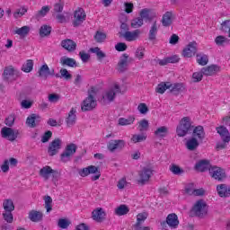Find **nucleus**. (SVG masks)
I'll return each instance as SVG.
<instances>
[{"label":"nucleus","instance_id":"f257e3e1","mask_svg":"<svg viewBox=\"0 0 230 230\" xmlns=\"http://www.w3.org/2000/svg\"><path fill=\"white\" fill-rule=\"evenodd\" d=\"M39 175L45 182H48V181L51 179V182L52 184H54V186H57L58 184V171L54 170L49 165H45L41 169H40Z\"/></svg>","mask_w":230,"mask_h":230},{"label":"nucleus","instance_id":"f03ea898","mask_svg":"<svg viewBox=\"0 0 230 230\" xmlns=\"http://www.w3.org/2000/svg\"><path fill=\"white\" fill-rule=\"evenodd\" d=\"M190 213L198 218H207L209 215V207L204 199H199L193 204Z\"/></svg>","mask_w":230,"mask_h":230},{"label":"nucleus","instance_id":"7ed1b4c3","mask_svg":"<svg viewBox=\"0 0 230 230\" xmlns=\"http://www.w3.org/2000/svg\"><path fill=\"white\" fill-rule=\"evenodd\" d=\"M121 93V87L119 86V82H112L106 91L102 93V102L111 103V102H114V98H116V94Z\"/></svg>","mask_w":230,"mask_h":230},{"label":"nucleus","instance_id":"20e7f679","mask_svg":"<svg viewBox=\"0 0 230 230\" xmlns=\"http://www.w3.org/2000/svg\"><path fill=\"white\" fill-rule=\"evenodd\" d=\"M217 134L220 136L222 141H219L216 145V150H224L227 148L230 142V133L229 129L224 126H219L216 128Z\"/></svg>","mask_w":230,"mask_h":230},{"label":"nucleus","instance_id":"39448f33","mask_svg":"<svg viewBox=\"0 0 230 230\" xmlns=\"http://www.w3.org/2000/svg\"><path fill=\"white\" fill-rule=\"evenodd\" d=\"M78 174L80 175V177H89V175H92L91 181H93V182L98 181L102 177V172L100 171V167L95 165H90L80 169L78 171Z\"/></svg>","mask_w":230,"mask_h":230},{"label":"nucleus","instance_id":"423d86ee","mask_svg":"<svg viewBox=\"0 0 230 230\" xmlns=\"http://www.w3.org/2000/svg\"><path fill=\"white\" fill-rule=\"evenodd\" d=\"M96 92H94V88H92L88 92V96L83 101L81 109L85 112L87 111H93V109L96 108Z\"/></svg>","mask_w":230,"mask_h":230},{"label":"nucleus","instance_id":"0eeeda50","mask_svg":"<svg viewBox=\"0 0 230 230\" xmlns=\"http://www.w3.org/2000/svg\"><path fill=\"white\" fill-rule=\"evenodd\" d=\"M191 118L183 117L176 128V134L179 137H184L191 130Z\"/></svg>","mask_w":230,"mask_h":230},{"label":"nucleus","instance_id":"6e6552de","mask_svg":"<svg viewBox=\"0 0 230 230\" xmlns=\"http://www.w3.org/2000/svg\"><path fill=\"white\" fill-rule=\"evenodd\" d=\"M138 15L144 22H154L157 21V12L152 8H143L138 12Z\"/></svg>","mask_w":230,"mask_h":230},{"label":"nucleus","instance_id":"1a4fd4ad","mask_svg":"<svg viewBox=\"0 0 230 230\" xmlns=\"http://www.w3.org/2000/svg\"><path fill=\"white\" fill-rule=\"evenodd\" d=\"M77 148H78V146L75 144H73V143L67 144L66 146L63 153L60 155L61 161L63 163H67V162L71 161V157H73V155H75V154H76Z\"/></svg>","mask_w":230,"mask_h":230},{"label":"nucleus","instance_id":"9d476101","mask_svg":"<svg viewBox=\"0 0 230 230\" xmlns=\"http://www.w3.org/2000/svg\"><path fill=\"white\" fill-rule=\"evenodd\" d=\"M154 173V171L150 167H144L138 172V176L137 178V181L138 184L145 185L150 181V178L152 177Z\"/></svg>","mask_w":230,"mask_h":230},{"label":"nucleus","instance_id":"9b49d317","mask_svg":"<svg viewBox=\"0 0 230 230\" xmlns=\"http://www.w3.org/2000/svg\"><path fill=\"white\" fill-rule=\"evenodd\" d=\"M197 51H199L197 41H191L183 48L181 55L185 58H191L197 55Z\"/></svg>","mask_w":230,"mask_h":230},{"label":"nucleus","instance_id":"f8f14e48","mask_svg":"<svg viewBox=\"0 0 230 230\" xmlns=\"http://www.w3.org/2000/svg\"><path fill=\"white\" fill-rule=\"evenodd\" d=\"M208 173L212 179H215V181H225V179H227L226 170L218 166H211Z\"/></svg>","mask_w":230,"mask_h":230},{"label":"nucleus","instance_id":"ddd939ff","mask_svg":"<svg viewBox=\"0 0 230 230\" xmlns=\"http://www.w3.org/2000/svg\"><path fill=\"white\" fill-rule=\"evenodd\" d=\"M1 136L4 139L13 142L15 139H17V137H19V130L8 127H4L1 129Z\"/></svg>","mask_w":230,"mask_h":230},{"label":"nucleus","instance_id":"4468645a","mask_svg":"<svg viewBox=\"0 0 230 230\" xmlns=\"http://www.w3.org/2000/svg\"><path fill=\"white\" fill-rule=\"evenodd\" d=\"M87 19L85 10L82 7H78L74 11L73 26H80Z\"/></svg>","mask_w":230,"mask_h":230},{"label":"nucleus","instance_id":"2eb2a0df","mask_svg":"<svg viewBox=\"0 0 230 230\" xmlns=\"http://www.w3.org/2000/svg\"><path fill=\"white\" fill-rule=\"evenodd\" d=\"M60 148H62V139L56 138L49 145L48 149L49 155H57L58 154Z\"/></svg>","mask_w":230,"mask_h":230},{"label":"nucleus","instance_id":"dca6fc26","mask_svg":"<svg viewBox=\"0 0 230 230\" xmlns=\"http://www.w3.org/2000/svg\"><path fill=\"white\" fill-rule=\"evenodd\" d=\"M173 21H175V13L172 11H167L163 14L161 23L164 28H168L173 24Z\"/></svg>","mask_w":230,"mask_h":230},{"label":"nucleus","instance_id":"f3484780","mask_svg":"<svg viewBox=\"0 0 230 230\" xmlns=\"http://www.w3.org/2000/svg\"><path fill=\"white\" fill-rule=\"evenodd\" d=\"M204 76H215L217 73L222 71V68L218 65H210L201 68Z\"/></svg>","mask_w":230,"mask_h":230},{"label":"nucleus","instance_id":"a211bd4d","mask_svg":"<svg viewBox=\"0 0 230 230\" xmlns=\"http://www.w3.org/2000/svg\"><path fill=\"white\" fill-rule=\"evenodd\" d=\"M3 76L5 80H16L19 76V70L13 66H6L4 70Z\"/></svg>","mask_w":230,"mask_h":230},{"label":"nucleus","instance_id":"6ab92c4d","mask_svg":"<svg viewBox=\"0 0 230 230\" xmlns=\"http://www.w3.org/2000/svg\"><path fill=\"white\" fill-rule=\"evenodd\" d=\"M209 168H211V163L206 159L198 161L194 165V170L200 172H208V170L209 172Z\"/></svg>","mask_w":230,"mask_h":230},{"label":"nucleus","instance_id":"aec40b11","mask_svg":"<svg viewBox=\"0 0 230 230\" xmlns=\"http://www.w3.org/2000/svg\"><path fill=\"white\" fill-rule=\"evenodd\" d=\"M141 35V31L139 29H137L135 31H127L123 37L127 42H135V40H137L139 39V36Z\"/></svg>","mask_w":230,"mask_h":230},{"label":"nucleus","instance_id":"412c9836","mask_svg":"<svg viewBox=\"0 0 230 230\" xmlns=\"http://www.w3.org/2000/svg\"><path fill=\"white\" fill-rule=\"evenodd\" d=\"M125 148V140H111L108 143V150L116 152V150H123Z\"/></svg>","mask_w":230,"mask_h":230},{"label":"nucleus","instance_id":"4be33fe9","mask_svg":"<svg viewBox=\"0 0 230 230\" xmlns=\"http://www.w3.org/2000/svg\"><path fill=\"white\" fill-rule=\"evenodd\" d=\"M107 217V213L102 208H97L92 212V218L95 222H103Z\"/></svg>","mask_w":230,"mask_h":230},{"label":"nucleus","instance_id":"5701e85b","mask_svg":"<svg viewBox=\"0 0 230 230\" xmlns=\"http://www.w3.org/2000/svg\"><path fill=\"white\" fill-rule=\"evenodd\" d=\"M217 193L221 198L230 197V186L224 183L218 184L217 186Z\"/></svg>","mask_w":230,"mask_h":230},{"label":"nucleus","instance_id":"b1692460","mask_svg":"<svg viewBox=\"0 0 230 230\" xmlns=\"http://www.w3.org/2000/svg\"><path fill=\"white\" fill-rule=\"evenodd\" d=\"M44 219V213L40 210H31L29 212V220L31 222L39 223Z\"/></svg>","mask_w":230,"mask_h":230},{"label":"nucleus","instance_id":"393cba45","mask_svg":"<svg viewBox=\"0 0 230 230\" xmlns=\"http://www.w3.org/2000/svg\"><path fill=\"white\" fill-rule=\"evenodd\" d=\"M166 224L171 229L179 227V217L175 213L169 214L166 217Z\"/></svg>","mask_w":230,"mask_h":230},{"label":"nucleus","instance_id":"a878e982","mask_svg":"<svg viewBox=\"0 0 230 230\" xmlns=\"http://www.w3.org/2000/svg\"><path fill=\"white\" fill-rule=\"evenodd\" d=\"M199 145L200 140L192 137L186 141L185 146L187 150H190V152H193V150H197V148H199Z\"/></svg>","mask_w":230,"mask_h":230},{"label":"nucleus","instance_id":"bb28decb","mask_svg":"<svg viewBox=\"0 0 230 230\" xmlns=\"http://www.w3.org/2000/svg\"><path fill=\"white\" fill-rule=\"evenodd\" d=\"M134 121H136V117L134 116L122 117L118 119V125L119 127H128L134 125Z\"/></svg>","mask_w":230,"mask_h":230},{"label":"nucleus","instance_id":"cd10ccee","mask_svg":"<svg viewBox=\"0 0 230 230\" xmlns=\"http://www.w3.org/2000/svg\"><path fill=\"white\" fill-rule=\"evenodd\" d=\"M130 211V208H128V206L122 204L118 206L115 209H114V215H116L117 217H125V215H128Z\"/></svg>","mask_w":230,"mask_h":230},{"label":"nucleus","instance_id":"c85d7f7f","mask_svg":"<svg viewBox=\"0 0 230 230\" xmlns=\"http://www.w3.org/2000/svg\"><path fill=\"white\" fill-rule=\"evenodd\" d=\"M30 31H31V27L28 25L22 26L21 28H16L14 30L15 35H19V37H22V39H24V37H28Z\"/></svg>","mask_w":230,"mask_h":230},{"label":"nucleus","instance_id":"c756f323","mask_svg":"<svg viewBox=\"0 0 230 230\" xmlns=\"http://www.w3.org/2000/svg\"><path fill=\"white\" fill-rule=\"evenodd\" d=\"M206 134L204 133V128L202 126H197L193 129L192 137H195L199 141H202L204 139Z\"/></svg>","mask_w":230,"mask_h":230},{"label":"nucleus","instance_id":"7c9ffc66","mask_svg":"<svg viewBox=\"0 0 230 230\" xmlns=\"http://www.w3.org/2000/svg\"><path fill=\"white\" fill-rule=\"evenodd\" d=\"M66 121L68 127H73V125L76 123V110H75V108H72L71 111L68 112V116Z\"/></svg>","mask_w":230,"mask_h":230},{"label":"nucleus","instance_id":"2f4dec72","mask_svg":"<svg viewBox=\"0 0 230 230\" xmlns=\"http://www.w3.org/2000/svg\"><path fill=\"white\" fill-rule=\"evenodd\" d=\"M62 48L66 51H75L76 49V43L73 40H65L61 42Z\"/></svg>","mask_w":230,"mask_h":230},{"label":"nucleus","instance_id":"473e14b6","mask_svg":"<svg viewBox=\"0 0 230 230\" xmlns=\"http://www.w3.org/2000/svg\"><path fill=\"white\" fill-rule=\"evenodd\" d=\"M155 136L157 139H164L168 136V128L166 126L159 127L155 131Z\"/></svg>","mask_w":230,"mask_h":230},{"label":"nucleus","instance_id":"72a5a7b5","mask_svg":"<svg viewBox=\"0 0 230 230\" xmlns=\"http://www.w3.org/2000/svg\"><path fill=\"white\" fill-rule=\"evenodd\" d=\"M157 21H155L149 30V40H155L157 39Z\"/></svg>","mask_w":230,"mask_h":230},{"label":"nucleus","instance_id":"f704fd0d","mask_svg":"<svg viewBox=\"0 0 230 230\" xmlns=\"http://www.w3.org/2000/svg\"><path fill=\"white\" fill-rule=\"evenodd\" d=\"M214 42L217 48H224L229 42V40L226 36L219 35L215 38Z\"/></svg>","mask_w":230,"mask_h":230},{"label":"nucleus","instance_id":"c9c22d12","mask_svg":"<svg viewBox=\"0 0 230 230\" xmlns=\"http://www.w3.org/2000/svg\"><path fill=\"white\" fill-rule=\"evenodd\" d=\"M168 89H170V82H162L159 84H157L155 88V93H158V94H164V93H166V90Z\"/></svg>","mask_w":230,"mask_h":230},{"label":"nucleus","instance_id":"e433bc0d","mask_svg":"<svg viewBox=\"0 0 230 230\" xmlns=\"http://www.w3.org/2000/svg\"><path fill=\"white\" fill-rule=\"evenodd\" d=\"M60 64L63 66H68V67H75L76 66V61L71 58L62 57L59 60Z\"/></svg>","mask_w":230,"mask_h":230},{"label":"nucleus","instance_id":"4c0bfd02","mask_svg":"<svg viewBox=\"0 0 230 230\" xmlns=\"http://www.w3.org/2000/svg\"><path fill=\"white\" fill-rule=\"evenodd\" d=\"M144 24H145V21L141 18V16H137L133 20H131L130 26L131 28L137 30V28H141Z\"/></svg>","mask_w":230,"mask_h":230},{"label":"nucleus","instance_id":"58836bf2","mask_svg":"<svg viewBox=\"0 0 230 230\" xmlns=\"http://www.w3.org/2000/svg\"><path fill=\"white\" fill-rule=\"evenodd\" d=\"M169 90L171 93H182L184 91V84L169 83Z\"/></svg>","mask_w":230,"mask_h":230},{"label":"nucleus","instance_id":"ea45409f","mask_svg":"<svg viewBox=\"0 0 230 230\" xmlns=\"http://www.w3.org/2000/svg\"><path fill=\"white\" fill-rule=\"evenodd\" d=\"M49 10H51V6L49 5L42 6L41 9L36 13V18L42 19V17H46V15L49 13Z\"/></svg>","mask_w":230,"mask_h":230},{"label":"nucleus","instance_id":"a19ab883","mask_svg":"<svg viewBox=\"0 0 230 230\" xmlns=\"http://www.w3.org/2000/svg\"><path fill=\"white\" fill-rule=\"evenodd\" d=\"M49 75H51V72H49V66H48L47 64L41 66L39 70V76H40V78H48Z\"/></svg>","mask_w":230,"mask_h":230},{"label":"nucleus","instance_id":"79ce46f5","mask_svg":"<svg viewBox=\"0 0 230 230\" xmlns=\"http://www.w3.org/2000/svg\"><path fill=\"white\" fill-rule=\"evenodd\" d=\"M71 226V220L69 218H59L58 220V227L59 229H67Z\"/></svg>","mask_w":230,"mask_h":230},{"label":"nucleus","instance_id":"37998d69","mask_svg":"<svg viewBox=\"0 0 230 230\" xmlns=\"http://www.w3.org/2000/svg\"><path fill=\"white\" fill-rule=\"evenodd\" d=\"M169 170L173 175H182L184 173V170L175 164H172L169 166Z\"/></svg>","mask_w":230,"mask_h":230},{"label":"nucleus","instance_id":"c03bdc74","mask_svg":"<svg viewBox=\"0 0 230 230\" xmlns=\"http://www.w3.org/2000/svg\"><path fill=\"white\" fill-rule=\"evenodd\" d=\"M35 121H40V116L37 114H31L27 118L26 123L29 127H35Z\"/></svg>","mask_w":230,"mask_h":230},{"label":"nucleus","instance_id":"a18cd8bd","mask_svg":"<svg viewBox=\"0 0 230 230\" xmlns=\"http://www.w3.org/2000/svg\"><path fill=\"white\" fill-rule=\"evenodd\" d=\"M22 71L23 73H31L33 71V60H27L22 66Z\"/></svg>","mask_w":230,"mask_h":230},{"label":"nucleus","instance_id":"49530a36","mask_svg":"<svg viewBox=\"0 0 230 230\" xmlns=\"http://www.w3.org/2000/svg\"><path fill=\"white\" fill-rule=\"evenodd\" d=\"M3 208L4 211H13L15 209V206L13 205V200L12 199L4 200Z\"/></svg>","mask_w":230,"mask_h":230},{"label":"nucleus","instance_id":"de8ad7c7","mask_svg":"<svg viewBox=\"0 0 230 230\" xmlns=\"http://www.w3.org/2000/svg\"><path fill=\"white\" fill-rule=\"evenodd\" d=\"M131 141L133 143H141L143 141H146V134L142 133V134H135L131 137Z\"/></svg>","mask_w":230,"mask_h":230},{"label":"nucleus","instance_id":"09e8293b","mask_svg":"<svg viewBox=\"0 0 230 230\" xmlns=\"http://www.w3.org/2000/svg\"><path fill=\"white\" fill-rule=\"evenodd\" d=\"M51 34V26L49 25H42L40 28V37H48V35Z\"/></svg>","mask_w":230,"mask_h":230},{"label":"nucleus","instance_id":"8fccbe9b","mask_svg":"<svg viewBox=\"0 0 230 230\" xmlns=\"http://www.w3.org/2000/svg\"><path fill=\"white\" fill-rule=\"evenodd\" d=\"M148 127H149V122L147 119H143L140 121H138V130L139 132H145L146 130H148Z\"/></svg>","mask_w":230,"mask_h":230},{"label":"nucleus","instance_id":"3c124183","mask_svg":"<svg viewBox=\"0 0 230 230\" xmlns=\"http://www.w3.org/2000/svg\"><path fill=\"white\" fill-rule=\"evenodd\" d=\"M45 200V209L47 211V213H51V210L53 209V199H51V197L47 196L44 199Z\"/></svg>","mask_w":230,"mask_h":230},{"label":"nucleus","instance_id":"603ef678","mask_svg":"<svg viewBox=\"0 0 230 230\" xmlns=\"http://www.w3.org/2000/svg\"><path fill=\"white\" fill-rule=\"evenodd\" d=\"M137 111L139 112V114H142L143 116H146V114H148V105H146V103L145 102H141L138 104L137 106Z\"/></svg>","mask_w":230,"mask_h":230},{"label":"nucleus","instance_id":"864d4df0","mask_svg":"<svg viewBox=\"0 0 230 230\" xmlns=\"http://www.w3.org/2000/svg\"><path fill=\"white\" fill-rule=\"evenodd\" d=\"M26 12H28V9L26 7H20L16 9L13 13L14 19H21V17H22V15H24Z\"/></svg>","mask_w":230,"mask_h":230},{"label":"nucleus","instance_id":"5fc2aeb1","mask_svg":"<svg viewBox=\"0 0 230 230\" xmlns=\"http://www.w3.org/2000/svg\"><path fill=\"white\" fill-rule=\"evenodd\" d=\"M123 11L125 13H132L134 12V4L132 2H124Z\"/></svg>","mask_w":230,"mask_h":230},{"label":"nucleus","instance_id":"6e6d98bb","mask_svg":"<svg viewBox=\"0 0 230 230\" xmlns=\"http://www.w3.org/2000/svg\"><path fill=\"white\" fill-rule=\"evenodd\" d=\"M204 77V73H202V69L199 72H194L192 74V82L195 84L199 82H202V78Z\"/></svg>","mask_w":230,"mask_h":230},{"label":"nucleus","instance_id":"4d7b16f0","mask_svg":"<svg viewBox=\"0 0 230 230\" xmlns=\"http://www.w3.org/2000/svg\"><path fill=\"white\" fill-rule=\"evenodd\" d=\"M197 62L199 64V66H206L208 65V62H209V59L208 58L207 55H198L197 56Z\"/></svg>","mask_w":230,"mask_h":230},{"label":"nucleus","instance_id":"13d9d810","mask_svg":"<svg viewBox=\"0 0 230 230\" xmlns=\"http://www.w3.org/2000/svg\"><path fill=\"white\" fill-rule=\"evenodd\" d=\"M146 218H148V214L146 212L139 213L137 216V223L135 225L143 224V222H145V220H146Z\"/></svg>","mask_w":230,"mask_h":230},{"label":"nucleus","instance_id":"bf43d9fd","mask_svg":"<svg viewBox=\"0 0 230 230\" xmlns=\"http://www.w3.org/2000/svg\"><path fill=\"white\" fill-rule=\"evenodd\" d=\"M59 73L60 78H64L65 80H71V78H73L71 73H69V71H67L66 68H61Z\"/></svg>","mask_w":230,"mask_h":230},{"label":"nucleus","instance_id":"052dcab7","mask_svg":"<svg viewBox=\"0 0 230 230\" xmlns=\"http://www.w3.org/2000/svg\"><path fill=\"white\" fill-rule=\"evenodd\" d=\"M135 57L138 60H143V58H145V48L143 47L137 48L135 52Z\"/></svg>","mask_w":230,"mask_h":230},{"label":"nucleus","instance_id":"680f3d73","mask_svg":"<svg viewBox=\"0 0 230 230\" xmlns=\"http://www.w3.org/2000/svg\"><path fill=\"white\" fill-rule=\"evenodd\" d=\"M3 217L8 224H12V222H13V214H12V211H4L3 213Z\"/></svg>","mask_w":230,"mask_h":230},{"label":"nucleus","instance_id":"e2e57ef3","mask_svg":"<svg viewBox=\"0 0 230 230\" xmlns=\"http://www.w3.org/2000/svg\"><path fill=\"white\" fill-rule=\"evenodd\" d=\"M94 39L96 42H103L105 39H107V34H105V32L102 31H97L94 36Z\"/></svg>","mask_w":230,"mask_h":230},{"label":"nucleus","instance_id":"0e129e2a","mask_svg":"<svg viewBox=\"0 0 230 230\" xmlns=\"http://www.w3.org/2000/svg\"><path fill=\"white\" fill-rule=\"evenodd\" d=\"M128 64V57H124V58H120V60L119 62V71H123L125 69V67H127Z\"/></svg>","mask_w":230,"mask_h":230},{"label":"nucleus","instance_id":"69168bd1","mask_svg":"<svg viewBox=\"0 0 230 230\" xmlns=\"http://www.w3.org/2000/svg\"><path fill=\"white\" fill-rule=\"evenodd\" d=\"M127 43H123V42H119L115 45V49L116 51H127Z\"/></svg>","mask_w":230,"mask_h":230},{"label":"nucleus","instance_id":"338daca9","mask_svg":"<svg viewBox=\"0 0 230 230\" xmlns=\"http://www.w3.org/2000/svg\"><path fill=\"white\" fill-rule=\"evenodd\" d=\"M221 28L223 30V31H228V37L230 39V21H225L222 24H221Z\"/></svg>","mask_w":230,"mask_h":230},{"label":"nucleus","instance_id":"774afa93","mask_svg":"<svg viewBox=\"0 0 230 230\" xmlns=\"http://www.w3.org/2000/svg\"><path fill=\"white\" fill-rule=\"evenodd\" d=\"M194 191H195V185H194V183H189L185 187V193H187L188 195H193Z\"/></svg>","mask_w":230,"mask_h":230}]
</instances>
